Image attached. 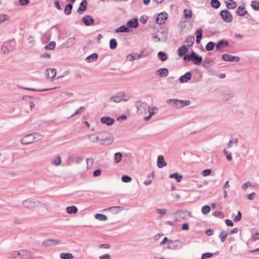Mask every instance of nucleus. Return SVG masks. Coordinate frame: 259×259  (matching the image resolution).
I'll use <instances>...</instances> for the list:
<instances>
[{"instance_id":"1","label":"nucleus","mask_w":259,"mask_h":259,"mask_svg":"<svg viewBox=\"0 0 259 259\" xmlns=\"http://www.w3.org/2000/svg\"><path fill=\"white\" fill-rule=\"evenodd\" d=\"M113 141V136L108 132H102L99 133L94 140H92V142L95 143L99 142L100 144L109 145Z\"/></svg>"},{"instance_id":"2","label":"nucleus","mask_w":259,"mask_h":259,"mask_svg":"<svg viewBox=\"0 0 259 259\" xmlns=\"http://www.w3.org/2000/svg\"><path fill=\"white\" fill-rule=\"evenodd\" d=\"M167 104H170L176 108H180L186 106L190 105V101L189 100H182L177 99H168L166 101Z\"/></svg>"},{"instance_id":"3","label":"nucleus","mask_w":259,"mask_h":259,"mask_svg":"<svg viewBox=\"0 0 259 259\" xmlns=\"http://www.w3.org/2000/svg\"><path fill=\"white\" fill-rule=\"evenodd\" d=\"M136 106L139 114H146L149 107L146 102L139 101L136 102Z\"/></svg>"},{"instance_id":"4","label":"nucleus","mask_w":259,"mask_h":259,"mask_svg":"<svg viewBox=\"0 0 259 259\" xmlns=\"http://www.w3.org/2000/svg\"><path fill=\"white\" fill-rule=\"evenodd\" d=\"M39 202L33 198H28L24 200L22 202L23 206L27 209H32L38 204Z\"/></svg>"},{"instance_id":"5","label":"nucleus","mask_w":259,"mask_h":259,"mask_svg":"<svg viewBox=\"0 0 259 259\" xmlns=\"http://www.w3.org/2000/svg\"><path fill=\"white\" fill-rule=\"evenodd\" d=\"M220 15L224 21L228 23L231 22L232 21V16L229 11L227 10H222L220 12Z\"/></svg>"},{"instance_id":"6","label":"nucleus","mask_w":259,"mask_h":259,"mask_svg":"<svg viewBox=\"0 0 259 259\" xmlns=\"http://www.w3.org/2000/svg\"><path fill=\"white\" fill-rule=\"evenodd\" d=\"M190 59L195 65H200L202 61V57L194 52L190 54Z\"/></svg>"},{"instance_id":"7","label":"nucleus","mask_w":259,"mask_h":259,"mask_svg":"<svg viewBox=\"0 0 259 259\" xmlns=\"http://www.w3.org/2000/svg\"><path fill=\"white\" fill-rule=\"evenodd\" d=\"M222 58L224 61L238 62L240 60L239 57L234 56L227 54H223L222 55Z\"/></svg>"},{"instance_id":"8","label":"nucleus","mask_w":259,"mask_h":259,"mask_svg":"<svg viewBox=\"0 0 259 259\" xmlns=\"http://www.w3.org/2000/svg\"><path fill=\"white\" fill-rule=\"evenodd\" d=\"M46 77L48 79L53 80L56 75L57 71L55 69L48 68L45 71Z\"/></svg>"},{"instance_id":"9","label":"nucleus","mask_w":259,"mask_h":259,"mask_svg":"<svg viewBox=\"0 0 259 259\" xmlns=\"http://www.w3.org/2000/svg\"><path fill=\"white\" fill-rule=\"evenodd\" d=\"M167 19V14L165 12L161 13L156 18V22L159 24H163Z\"/></svg>"},{"instance_id":"10","label":"nucleus","mask_w":259,"mask_h":259,"mask_svg":"<svg viewBox=\"0 0 259 259\" xmlns=\"http://www.w3.org/2000/svg\"><path fill=\"white\" fill-rule=\"evenodd\" d=\"M33 136L32 134H29L24 136L21 140V143L23 145H28L33 143L34 141Z\"/></svg>"},{"instance_id":"11","label":"nucleus","mask_w":259,"mask_h":259,"mask_svg":"<svg viewBox=\"0 0 259 259\" xmlns=\"http://www.w3.org/2000/svg\"><path fill=\"white\" fill-rule=\"evenodd\" d=\"M61 243L60 240L56 239H47L43 242V245L45 246L49 247L59 244Z\"/></svg>"},{"instance_id":"12","label":"nucleus","mask_w":259,"mask_h":259,"mask_svg":"<svg viewBox=\"0 0 259 259\" xmlns=\"http://www.w3.org/2000/svg\"><path fill=\"white\" fill-rule=\"evenodd\" d=\"M146 57V55H143L142 53L134 54L128 55L127 56V59L130 61H133L135 60H139L142 58Z\"/></svg>"},{"instance_id":"13","label":"nucleus","mask_w":259,"mask_h":259,"mask_svg":"<svg viewBox=\"0 0 259 259\" xmlns=\"http://www.w3.org/2000/svg\"><path fill=\"white\" fill-rule=\"evenodd\" d=\"M82 21L86 26H90L93 24L95 21L92 16L87 15L82 18Z\"/></svg>"},{"instance_id":"14","label":"nucleus","mask_w":259,"mask_h":259,"mask_svg":"<svg viewBox=\"0 0 259 259\" xmlns=\"http://www.w3.org/2000/svg\"><path fill=\"white\" fill-rule=\"evenodd\" d=\"M126 26L128 28H135L139 26L138 20L137 18H134L129 20L127 23Z\"/></svg>"},{"instance_id":"15","label":"nucleus","mask_w":259,"mask_h":259,"mask_svg":"<svg viewBox=\"0 0 259 259\" xmlns=\"http://www.w3.org/2000/svg\"><path fill=\"white\" fill-rule=\"evenodd\" d=\"M164 33L163 32L157 33V34L153 37V41L155 42H157L159 41H165V37L162 36Z\"/></svg>"},{"instance_id":"16","label":"nucleus","mask_w":259,"mask_h":259,"mask_svg":"<svg viewBox=\"0 0 259 259\" xmlns=\"http://www.w3.org/2000/svg\"><path fill=\"white\" fill-rule=\"evenodd\" d=\"M75 42V38L74 37L68 38L63 44V47L67 48L72 47Z\"/></svg>"},{"instance_id":"17","label":"nucleus","mask_w":259,"mask_h":259,"mask_svg":"<svg viewBox=\"0 0 259 259\" xmlns=\"http://www.w3.org/2000/svg\"><path fill=\"white\" fill-rule=\"evenodd\" d=\"M229 45V42L227 40L221 39L216 44L217 50H220L221 49L225 48Z\"/></svg>"},{"instance_id":"18","label":"nucleus","mask_w":259,"mask_h":259,"mask_svg":"<svg viewBox=\"0 0 259 259\" xmlns=\"http://www.w3.org/2000/svg\"><path fill=\"white\" fill-rule=\"evenodd\" d=\"M191 73L190 72H187L179 78V81L181 83L187 82L188 80L191 79Z\"/></svg>"},{"instance_id":"19","label":"nucleus","mask_w":259,"mask_h":259,"mask_svg":"<svg viewBox=\"0 0 259 259\" xmlns=\"http://www.w3.org/2000/svg\"><path fill=\"white\" fill-rule=\"evenodd\" d=\"M156 74L161 77H165L168 74V70L165 68H161L157 70Z\"/></svg>"},{"instance_id":"20","label":"nucleus","mask_w":259,"mask_h":259,"mask_svg":"<svg viewBox=\"0 0 259 259\" xmlns=\"http://www.w3.org/2000/svg\"><path fill=\"white\" fill-rule=\"evenodd\" d=\"M166 165V163L164 161V157L162 155H159L157 158V166L161 168Z\"/></svg>"},{"instance_id":"21","label":"nucleus","mask_w":259,"mask_h":259,"mask_svg":"<svg viewBox=\"0 0 259 259\" xmlns=\"http://www.w3.org/2000/svg\"><path fill=\"white\" fill-rule=\"evenodd\" d=\"M87 9V2L86 0H83L80 4V6L78 8L77 12L82 14Z\"/></svg>"},{"instance_id":"22","label":"nucleus","mask_w":259,"mask_h":259,"mask_svg":"<svg viewBox=\"0 0 259 259\" xmlns=\"http://www.w3.org/2000/svg\"><path fill=\"white\" fill-rule=\"evenodd\" d=\"M226 7L229 9H234L236 6V3L233 0H224Z\"/></svg>"},{"instance_id":"23","label":"nucleus","mask_w":259,"mask_h":259,"mask_svg":"<svg viewBox=\"0 0 259 259\" xmlns=\"http://www.w3.org/2000/svg\"><path fill=\"white\" fill-rule=\"evenodd\" d=\"M123 95H124L123 93H120L119 95L113 96L110 98V101L115 103H119L123 100Z\"/></svg>"},{"instance_id":"24","label":"nucleus","mask_w":259,"mask_h":259,"mask_svg":"<svg viewBox=\"0 0 259 259\" xmlns=\"http://www.w3.org/2000/svg\"><path fill=\"white\" fill-rule=\"evenodd\" d=\"M101 121L107 125H111L114 123V120L109 117H103L101 118Z\"/></svg>"},{"instance_id":"25","label":"nucleus","mask_w":259,"mask_h":259,"mask_svg":"<svg viewBox=\"0 0 259 259\" xmlns=\"http://www.w3.org/2000/svg\"><path fill=\"white\" fill-rule=\"evenodd\" d=\"M20 256L23 259H33V257L30 252L25 250H21Z\"/></svg>"},{"instance_id":"26","label":"nucleus","mask_w":259,"mask_h":259,"mask_svg":"<svg viewBox=\"0 0 259 259\" xmlns=\"http://www.w3.org/2000/svg\"><path fill=\"white\" fill-rule=\"evenodd\" d=\"M98 55L97 53H94L87 57L85 60L88 63L95 62L97 60Z\"/></svg>"},{"instance_id":"27","label":"nucleus","mask_w":259,"mask_h":259,"mask_svg":"<svg viewBox=\"0 0 259 259\" xmlns=\"http://www.w3.org/2000/svg\"><path fill=\"white\" fill-rule=\"evenodd\" d=\"M236 13L238 15L242 16L247 14V11L245 10L244 6H239L236 10Z\"/></svg>"},{"instance_id":"28","label":"nucleus","mask_w":259,"mask_h":259,"mask_svg":"<svg viewBox=\"0 0 259 259\" xmlns=\"http://www.w3.org/2000/svg\"><path fill=\"white\" fill-rule=\"evenodd\" d=\"M130 31V29L128 28V27H127V26L126 25H122L119 27H118V28H117L115 32L116 33H119V32H125V33H127V32H129Z\"/></svg>"},{"instance_id":"29","label":"nucleus","mask_w":259,"mask_h":259,"mask_svg":"<svg viewBox=\"0 0 259 259\" xmlns=\"http://www.w3.org/2000/svg\"><path fill=\"white\" fill-rule=\"evenodd\" d=\"M188 50V48L186 47L185 46H183L181 47L178 49V55L180 57L183 56L185 55V54L187 52Z\"/></svg>"},{"instance_id":"30","label":"nucleus","mask_w":259,"mask_h":259,"mask_svg":"<svg viewBox=\"0 0 259 259\" xmlns=\"http://www.w3.org/2000/svg\"><path fill=\"white\" fill-rule=\"evenodd\" d=\"M238 143V140L236 138H232L230 140L229 143L227 144V148H231L233 146H237Z\"/></svg>"},{"instance_id":"31","label":"nucleus","mask_w":259,"mask_h":259,"mask_svg":"<svg viewBox=\"0 0 259 259\" xmlns=\"http://www.w3.org/2000/svg\"><path fill=\"white\" fill-rule=\"evenodd\" d=\"M66 210L68 213L73 214L77 212L78 208L75 206H71L67 207L66 208Z\"/></svg>"},{"instance_id":"32","label":"nucleus","mask_w":259,"mask_h":259,"mask_svg":"<svg viewBox=\"0 0 259 259\" xmlns=\"http://www.w3.org/2000/svg\"><path fill=\"white\" fill-rule=\"evenodd\" d=\"M194 37L193 36H189L185 40V42L187 44V46L190 47L194 44Z\"/></svg>"},{"instance_id":"33","label":"nucleus","mask_w":259,"mask_h":259,"mask_svg":"<svg viewBox=\"0 0 259 259\" xmlns=\"http://www.w3.org/2000/svg\"><path fill=\"white\" fill-rule=\"evenodd\" d=\"M73 5L72 4H67L65 8L64 13L67 15H69L71 13Z\"/></svg>"},{"instance_id":"34","label":"nucleus","mask_w":259,"mask_h":259,"mask_svg":"<svg viewBox=\"0 0 259 259\" xmlns=\"http://www.w3.org/2000/svg\"><path fill=\"white\" fill-rule=\"evenodd\" d=\"M61 259H72L73 255L69 253H61L60 255Z\"/></svg>"},{"instance_id":"35","label":"nucleus","mask_w":259,"mask_h":259,"mask_svg":"<svg viewBox=\"0 0 259 259\" xmlns=\"http://www.w3.org/2000/svg\"><path fill=\"white\" fill-rule=\"evenodd\" d=\"M192 11L188 9L184 10V16L186 19H190L192 17Z\"/></svg>"},{"instance_id":"36","label":"nucleus","mask_w":259,"mask_h":259,"mask_svg":"<svg viewBox=\"0 0 259 259\" xmlns=\"http://www.w3.org/2000/svg\"><path fill=\"white\" fill-rule=\"evenodd\" d=\"M21 88L23 89L24 90H28V91H36V92H44V91H47L52 89H54L55 88L53 89H36L34 88H23L21 87Z\"/></svg>"},{"instance_id":"37","label":"nucleus","mask_w":259,"mask_h":259,"mask_svg":"<svg viewBox=\"0 0 259 259\" xmlns=\"http://www.w3.org/2000/svg\"><path fill=\"white\" fill-rule=\"evenodd\" d=\"M122 154L120 152H117L114 154V162L115 163H119L122 159Z\"/></svg>"},{"instance_id":"38","label":"nucleus","mask_w":259,"mask_h":259,"mask_svg":"<svg viewBox=\"0 0 259 259\" xmlns=\"http://www.w3.org/2000/svg\"><path fill=\"white\" fill-rule=\"evenodd\" d=\"M61 158L60 156H58L52 161V164L56 166H59L61 163Z\"/></svg>"},{"instance_id":"39","label":"nucleus","mask_w":259,"mask_h":259,"mask_svg":"<svg viewBox=\"0 0 259 259\" xmlns=\"http://www.w3.org/2000/svg\"><path fill=\"white\" fill-rule=\"evenodd\" d=\"M158 57L162 61H165L167 58L166 53L163 52H159L158 53Z\"/></svg>"},{"instance_id":"40","label":"nucleus","mask_w":259,"mask_h":259,"mask_svg":"<svg viewBox=\"0 0 259 259\" xmlns=\"http://www.w3.org/2000/svg\"><path fill=\"white\" fill-rule=\"evenodd\" d=\"M214 47H215V43L212 41H209V42H208L206 44V45L205 46V48L207 51H210L213 50Z\"/></svg>"},{"instance_id":"41","label":"nucleus","mask_w":259,"mask_h":259,"mask_svg":"<svg viewBox=\"0 0 259 259\" xmlns=\"http://www.w3.org/2000/svg\"><path fill=\"white\" fill-rule=\"evenodd\" d=\"M169 177L170 178H175L176 179V181L177 182H180L181 181V179L182 178V175H179L178 173H174L172 174H171L169 176Z\"/></svg>"},{"instance_id":"42","label":"nucleus","mask_w":259,"mask_h":259,"mask_svg":"<svg viewBox=\"0 0 259 259\" xmlns=\"http://www.w3.org/2000/svg\"><path fill=\"white\" fill-rule=\"evenodd\" d=\"M95 218L97 220L103 221H105L107 220V217L106 215L100 213L96 214L95 215Z\"/></svg>"},{"instance_id":"43","label":"nucleus","mask_w":259,"mask_h":259,"mask_svg":"<svg viewBox=\"0 0 259 259\" xmlns=\"http://www.w3.org/2000/svg\"><path fill=\"white\" fill-rule=\"evenodd\" d=\"M212 63L213 60L211 58H206L204 59L203 61V66L207 68L210 64H211Z\"/></svg>"},{"instance_id":"44","label":"nucleus","mask_w":259,"mask_h":259,"mask_svg":"<svg viewBox=\"0 0 259 259\" xmlns=\"http://www.w3.org/2000/svg\"><path fill=\"white\" fill-rule=\"evenodd\" d=\"M251 6L252 9L256 11L259 10V2L256 1H253L251 3Z\"/></svg>"},{"instance_id":"45","label":"nucleus","mask_w":259,"mask_h":259,"mask_svg":"<svg viewBox=\"0 0 259 259\" xmlns=\"http://www.w3.org/2000/svg\"><path fill=\"white\" fill-rule=\"evenodd\" d=\"M110 48L112 50L115 49L117 47V42L115 38H112L110 40Z\"/></svg>"},{"instance_id":"46","label":"nucleus","mask_w":259,"mask_h":259,"mask_svg":"<svg viewBox=\"0 0 259 259\" xmlns=\"http://www.w3.org/2000/svg\"><path fill=\"white\" fill-rule=\"evenodd\" d=\"M122 209H123V207L121 208V207L117 206L110 207L108 208V209H107V210H112L113 212H115V213H117L119 211H120L121 210H122Z\"/></svg>"},{"instance_id":"47","label":"nucleus","mask_w":259,"mask_h":259,"mask_svg":"<svg viewBox=\"0 0 259 259\" xmlns=\"http://www.w3.org/2000/svg\"><path fill=\"white\" fill-rule=\"evenodd\" d=\"M228 233H224V231H222L219 235V238L222 242H224L228 235Z\"/></svg>"},{"instance_id":"48","label":"nucleus","mask_w":259,"mask_h":259,"mask_svg":"<svg viewBox=\"0 0 259 259\" xmlns=\"http://www.w3.org/2000/svg\"><path fill=\"white\" fill-rule=\"evenodd\" d=\"M211 5L212 8L218 9L220 6V3L218 0H211Z\"/></svg>"},{"instance_id":"49","label":"nucleus","mask_w":259,"mask_h":259,"mask_svg":"<svg viewBox=\"0 0 259 259\" xmlns=\"http://www.w3.org/2000/svg\"><path fill=\"white\" fill-rule=\"evenodd\" d=\"M156 212L160 214V218H161L163 215L165 214L167 210L165 208H157L156 210Z\"/></svg>"},{"instance_id":"50","label":"nucleus","mask_w":259,"mask_h":259,"mask_svg":"<svg viewBox=\"0 0 259 259\" xmlns=\"http://www.w3.org/2000/svg\"><path fill=\"white\" fill-rule=\"evenodd\" d=\"M210 210V207L208 205H205L201 208L202 213L204 214H207Z\"/></svg>"},{"instance_id":"51","label":"nucleus","mask_w":259,"mask_h":259,"mask_svg":"<svg viewBox=\"0 0 259 259\" xmlns=\"http://www.w3.org/2000/svg\"><path fill=\"white\" fill-rule=\"evenodd\" d=\"M158 111V108L156 107H152L151 108L149 107L148 112L149 113L151 116L156 114L157 111Z\"/></svg>"},{"instance_id":"52","label":"nucleus","mask_w":259,"mask_h":259,"mask_svg":"<svg viewBox=\"0 0 259 259\" xmlns=\"http://www.w3.org/2000/svg\"><path fill=\"white\" fill-rule=\"evenodd\" d=\"M56 45V42L55 41L50 42L49 45L46 46L45 49L46 50H53L55 48Z\"/></svg>"},{"instance_id":"53","label":"nucleus","mask_w":259,"mask_h":259,"mask_svg":"<svg viewBox=\"0 0 259 259\" xmlns=\"http://www.w3.org/2000/svg\"><path fill=\"white\" fill-rule=\"evenodd\" d=\"M121 180L124 183H128L130 182L132 179L131 177L127 176V175H124L121 178Z\"/></svg>"},{"instance_id":"54","label":"nucleus","mask_w":259,"mask_h":259,"mask_svg":"<svg viewBox=\"0 0 259 259\" xmlns=\"http://www.w3.org/2000/svg\"><path fill=\"white\" fill-rule=\"evenodd\" d=\"M202 30L201 28H198L196 32V38L201 39L202 37Z\"/></svg>"},{"instance_id":"55","label":"nucleus","mask_w":259,"mask_h":259,"mask_svg":"<svg viewBox=\"0 0 259 259\" xmlns=\"http://www.w3.org/2000/svg\"><path fill=\"white\" fill-rule=\"evenodd\" d=\"M213 214L217 217L223 218L224 217V213L221 211H216L213 212Z\"/></svg>"},{"instance_id":"56","label":"nucleus","mask_w":259,"mask_h":259,"mask_svg":"<svg viewBox=\"0 0 259 259\" xmlns=\"http://www.w3.org/2000/svg\"><path fill=\"white\" fill-rule=\"evenodd\" d=\"M212 255H213V254L211 253H209V252L205 253L202 254V255L201 256V259H205V258H209V257H211Z\"/></svg>"},{"instance_id":"57","label":"nucleus","mask_w":259,"mask_h":259,"mask_svg":"<svg viewBox=\"0 0 259 259\" xmlns=\"http://www.w3.org/2000/svg\"><path fill=\"white\" fill-rule=\"evenodd\" d=\"M11 255L13 257H14V258L17 257L18 256H20L21 250H20L19 251H12L11 253Z\"/></svg>"},{"instance_id":"58","label":"nucleus","mask_w":259,"mask_h":259,"mask_svg":"<svg viewBox=\"0 0 259 259\" xmlns=\"http://www.w3.org/2000/svg\"><path fill=\"white\" fill-rule=\"evenodd\" d=\"M84 109V107L83 106H81L79 107L75 112V113L72 114V116H74L75 115L78 114L80 113H81Z\"/></svg>"},{"instance_id":"59","label":"nucleus","mask_w":259,"mask_h":259,"mask_svg":"<svg viewBox=\"0 0 259 259\" xmlns=\"http://www.w3.org/2000/svg\"><path fill=\"white\" fill-rule=\"evenodd\" d=\"M211 170L210 169H206L202 171V175L204 177L207 176L210 174Z\"/></svg>"},{"instance_id":"60","label":"nucleus","mask_w":259,"mask_h":259,"mask_svg":"<svg viewBox=\"0 0 259 259\" xmlns=\"http://www.w3.org/2000/svg\"><path fill=\"white\" fill-rule=\"evenodd\" d=\"M8 16L5 14L0 15V24L3 23L5 20H7Z\"/></svg>"},{"instance_id":"61","label":"nucleus","mask_w":259,"mask_h":259,"mask_svg":"<svg viewBox=\"0 0 259 259\" xmlns=\"http://www.w3.org/2000/svg\"><path fill=\"white\" fill-rule=\"evenodd\" d=\"M2 51L4 54H6L10 51V49L7 45H3L2 48Z\"/></svg>"},{"instance_id":"62","label":"nucleus","mask_w":259,"mask_h":259,"mask_svg":"<svg viewBox=\"0 0 259 259\" xmlns=\"http://www.w3.org/2000/svg\"><path fill=\"white\" fill-rule=\"evenodd\" d=\"M32 135L33 136V137L34 138V140L38 141L41 139V136L37 133L33 134Z\"/></svg>"},{"instance_id":"63","label":"nucleus","mask_w":259,"mask_h":259,"mask_svg":"<svg viewBox=\"0 0 259 259\" xmlns=\"http://www.w3.org/2000/svg\"><path fill=\"white\" fill-rule=\"evenodd\" d=\"M30 0H19V4L21 6H25L29 3Z\"/></svg>"},{"instance_id":"64","label":"nucleus","mask_w":259,"mask_h":259,"mask_svg":"<svg viewBox=\"0 0 259 259\" xmlns=\"http://www.w3.org/2000/svg\"><path fill=\"white\" fill-rule=\"evenodd\" d=\"M100 259H110V255L109 254H105L99 257Z\"/></svg>"}]
</instances>
